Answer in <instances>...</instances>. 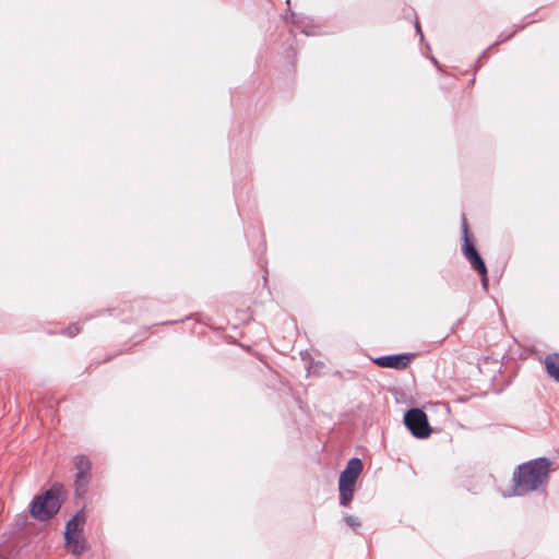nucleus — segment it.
Listing matches in <instances>:
<instances>
[{
    "mask_svg": "<svg viewBox=\"0 0 559 559\" xmlns=\"http://www.w3.org/2000/svg\"><path fill=\"white\" fill-rule=\"evenodd\" d=\"M75 486L76 489H80L87 485V474L91 469V462L84 455H79L75 457Z\"/></svg>",
    "mask_w": 559,
    "mask_h": 559,
    "instance_id": "obj_7",
    "label": "nucleus"
},
{
    "mask_svg": "<svg viewBox=\"0 0 559 559\" xmlns=\"http://www.w3.org/2000/svg\"><path fill=\"white\" fill-rule=\"evenodd\" d=\"M59 491H43L36 495L29 504L31 515L38 521H48L61 507Z\"/></svg>",
    "mask_w": 559,
    "mask_h": 559,
    "instance_id": "obj_2",
    "label": "nucleus"
},
{
    "mask_svg": "<svg viewBox=\"0 0 559 559\" xmlns=\"http://www.w3.org/2000/svg\"><path fill=\"white\" fill-rule=\"evenodd\" d=\"M361 471L362 462L360 459H350L347 462L345 469L340 475L338 489H353Z\"/></svg>",
    "mask_w": 559,
    "mask_h": 559,
    "instance_id": "obj_5",
    "label": "nucleus"
},
{
    "mask_svg": "<svg viewBox=\"0 0 559 559\" xmlns=\"http://www.w3.org/2000/svg\"><path fill=\"white\" fill-rule=\"evenodd\" d=\"M66 546L74 556H80L85 550V539L82 533L68 534L64 533Z\"/></svg>",
    "mask_w": 559,
    "mask_h": 559,
    "instance_id": "obj_8",
    "label": "nucleus"
},
{
    "mask_svg": "<svg viewBox=\"0 0 559 559\" xmlns=\"http://www.w3.org/2000/svg\"><path fill=\"white\" fill-rule=\"evenodd\" d=\"M414 357V354H394L377 357L373 362L382 368L402 370L412 362Z\"/></svg>",
    "mask_w": 559,
    "mask_h": 559,
    "instance_id": "obj_6",
    "label": "nucleus"
},
{
    "mask_svg": "<svg viewBox=\"0 0 559 559\" xmlns=\"http://www.w3.org/2000/svg\"><path fill=\"white\" fill-rule=\"evenodd\" d=\"M545 367L548 374L559 382V354H550L545 358Z\"/></svg>",
    "mask_w": 559,
    "mask_h": 559,
    "instance_id": "obj_10",
    "label": "nucleus"
},
{
    "mask_svg": "<svg viewBox=\"0 0 559 559\" xmlns=\"http://www.w3.org/2000/svg\"><path fill=\"white\" fill-rule=\"evenodd\" d=\"M404 424L411 433L419 439L429 437L431 428L426 413L420 408H411L404 415Z\"/></svg>",
    "mask_w": 559,
    "mask_h": 559,
    "instance_id": "obj_3",
    "label": "nucleus"
},
{
    "mask_svg": "<svg viewBox=\"0 0 559 559\" xmlns=\"http://www.w3.org/2000/svg\"><path fill=\"white\" fill-rule=\"evenodd\" d=\"M86 522V516L83 510L79 511L74 516H72L66 525L64 533L70 534H79L83 532L84 525Z\"/></svg>",
    "mask_w": 559,
    "mask_h": 559,
    "instance_id": "obj_9",
    "label": "nucleus"
},
{
    "mask_svg": "<svg viewBox=\"0 0 559 559\" xmlns=\"http://www.w3.org/2000/svg\"><path fill=\"white\" fill-rule=\"evenodd\" d=\"M462 233H463V246L462 251L465 258L471 263V266L479 274L485 275L487 274V267L486 264L476 250L475 246L472 243L469 236H468V225L465 215L462 216Z\"/></svg>",
    "mask_w": 559,
    "mask_h": 559,
    "instance_id": "obj_4",
    "label": "nucleus"
},
{
    "mask_svg": "<svg viewBox=\"0 0 559 559\" xmlns=\"http://www.w3.org/2000/svg\"><path fill=\"white\" fill-rule=\"evenodd\" d=\"M354 498V491H341L340 502L342 506H347Z\"/></svg>",
    "mask_w": 559,
    "mask_h": 559,
    "instance_id": "obj_11",
    "label": "nucleus"
},
{
    "mask_svg": "<svg viewBox=\"0 0 559 559\" xmlns=\"http://www.w3.org/2000/svg\"><path fill=\"white\" fill-rule=\"evenodd\" d=\"M416 31L423 37V33L418 23H416Z\"/></svg>",
    "mask_w": 559,
    "mask_h": 559,
    "instance_id": "obj_16",
    "label": "nucleus"
},
{
    "mask_svg": "<svg viewBox=\"0 0 559 559\" xmlns=\"http://www.w3.org/2000/svg\"><path fill=\"white\" fill-rule=\"evenodd\" d=\"M552 462L538 457L519 464L512 475L513 489H538L547 484Z\"/></svg>",
    "mask_w": 559,
    "mask_h": 559,
    "instance_id": "obj_1",
    "label": "nucleus"
},
{
    "mask_svg": "<svg viewBox=\"0 0 559 559\" xmlns=\"http://www.w3.org/2000/svg\"><path fill=\"white\" fill-rule=\"evenodd\" d=\"M521 493V491H507L503 497L508 498V497H512V496H519Z\"/></svg>",
    "mask_w": 559,
    "mask_h": 559,
    "instance_id": "obj_15",
    "label": "nucleus"
},
{
    "mask_svg": "<svg viewBox=\"0 0 559 559\" xmlns=\"http://www.w3.org/2000/svg\"><path fill=\"white\" fill-rule=\"evenodd\" d=\"M512 35H513V33H512V34H510L508 37H504V38L500 39V40H499V43L506 41V40H507L508 38H510Z\"/></svg>",
    "mask_w": 559,
    "mask_h": 559,
    "instance_id": "obj_18",
    "label": "nucleus"
},
{
    "mask_svg": "<svg viewBox=\"0 0 559 559\" xmlns=\"http://www.w3.org/2000/svg\"><path fill=\"white\" fill-rule=\"evenodd\" d=\"M79 332H80V328H79V325H78V324H72V325H70V326L67 329L66 334H67L68 336H70V337H73V336L78 335V334H79Z\"/></svg>",
    "mask_w": 559,
    "mask_h": 559,
    "instance_id": "obj_13",
    "label": "nucleus"
},
{
    "mask_svg": "<svg viewBox=\"0 0 559 559\" xmlns=\"http://www.w3.org/2000/svg\"><path fill=\"white\" fill-rule=\"evenodd\" d=\"M346 524L350 527H353L354 530L359 527L360 526V521L358 520V518L354 516V515H347L344 518Z\"/></svg>",
    "mask_w": 559,
    "mask_h": 559,
    "instance_id": "obj_12",
    "label": "nucleus"
},
{
    "mask_svg": "<svg viewBox=\"0 0 559 559\" xmlns=\"http://www.w3.org/2000/svg\"><path fill=\"white\" fill-rule=\"evenodd\" d=\"M50 489H53V490L62 489V486L53 485Z\"/></svg>",
    "mask_w": 559,
    "mask_h": 559,
    "instance_id": "obj_17",
    "label": "nucleus"
},
{
    "mask_svg": "<svg viewBox=\"0 0 559 559\" xmlns=\"http://www.w3.org/2000/svg\"><path fill=\"white\" fill-rule=\"evenodd\" d=\"M480 276H481V284H483L484 288H486V289H487V287H488V278H487V274H485V275H480Z\"/></svg>",
    "mask_w": 559,
    "mask_h": 559,
    "instance_id": "obj_14",
    "label": "nucleus"
}]
</instances>
